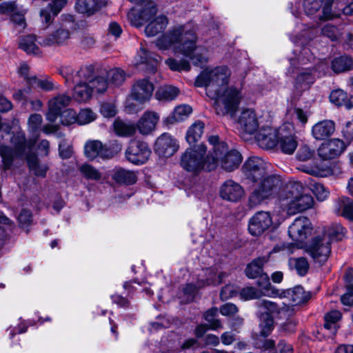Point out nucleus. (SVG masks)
Returning <instances> with one entry per match:
<instances>
[{
	"label": "nucleus",
	"instance_id": "obj_1",
	"mask_svg": "<svg viewBox=\"0 0 353 353\" xmlns=\"http://www.w3.org/2000/svg\"><path fill=\"white\" fill-rule=\"evenodd\" d=\"M231 72L224 65L204 70L196 79V87H205L207 96L214 100L213 108L219 116L234 117L243 99L242 88L228 86Z\"/></svg>",
	"mask_w": 353,
	"mask_h": 353
},
{
	"label": "nucleus",
	"instance_id": "obj_2",
	"mask_svg": "<svg viewBox=\"0 0 353 353\" xmlns=\"http://www.w3.org/2000/svg\"><path fill=\"white\" fill-rule=\"evenodd\" d=\"M196 36L194 31L186 25H179L171 28L165 34L158 38L155 42L160 50H167L173 44H178L176 50L189 57L196 65H202L207 59L202 53L196 52Z\"/></svg>",
	"mask_w": 353,
	"mask_h": 353
},
{
	"label": "nucleus",
	"instance_id": "obj_3",
	"mask_svg": "<svg viewBox=\"0 0 353 353\" xmlns=\"http://www.w3.org/2000/svg\"><path fill=\"white\" fill-rule=\"evenodd\" d=\"M10 141L14 145V149L5 145L0 146V155L2 157L5 168H10L14 157H24L30 170L36 176L44 177L48 167L46 165H40L37 154L32 152L36 141L31 139L26 140L25 133L22 131H17L13 133Z\"/></svg>",
	"mask_w": 353,
	"mask_h": 353
},
{
	"label": "nucleus",
	"instance_id": "obj_4",
	"mask_svg": "<svg viewBox=\"0 0 353 353\" xmlns=\"http://www.w3.org/2000/svg\"><path fill=\"white\" fill-rule=\"evenodd\" d=\"M208 141L213 146V153L211 154V163L207 165L208 171L214 170L219 164L228 172L239 167L242 161V157L237 150L228 151L227 144L220 142L217 136L210 137Z\"/></svg>",
	"mask_w": 353,
	"mask_h": 353
},
{
	"label": "nucleus",
	"instance_id": "obj_5",
	"mask_svg": "<svg viewBox=\"0 0 353 353\" xmlns=\"http://www.w3.org/2000/svg\"><path fill=\"white\" fill-rule=\"evenodd\" d=\"M206 150V146L203 144L196 148H188L181 155V166L193 174H197L203 170H208L207 165L211 163V155L205 158Z\"/></svg>",
	"mask_w": 353,
	"mask_h": 353
},
{
	"label": "nucleus",
	"instance_id": "obj_6",
	"mask_svg": "<svg viewBox=\"0 0 353 353\" xmlns=\"http://www.w3.org/2000/svg\"><path fill=\"white\" fill-rule=\"evenodd\" d=\"M259 181V185L249 196V205L251 208L274 196L281 186V179L275 176L263 177Z\"/></svg>",
	"mask_w": 353,
	"mask_h": 353
},
{
	"label": "nucleus",
	"instance_id": "obj_7",
	"mask_svg": "<svg viewBox=\"0 0 353 353\" xmlns=\"http://www.w3.org/2000/svg\"><path fill=\"white\" fill-rule=\"evenodd\" d=\"M95 65H84L80 67L77 71H74L70 65H63L59 70V74L65 79L68 86H72L75 82L90 83V80L93 79L97 74V68Z\"/></svg>",
	"mask_w": 353,
	"mask_h": 353
},
{
	"label": "nucleus",
	"instance_id": "obj_8",
	"mask_svg": "<svg viewBox=\"0 0 353 353\" xmlns=\"http://www.w3.org/2000/svg\"><path fill=\"white\" fill-rule=\"evenodd\" d=\"M122 146L117 141L103 145L99 141L88 142L85 145V154L90 159L97 157L102 159H111L121 151Z\"/></svg>",
	"mask_w": 353,
	"mask_h": 353
},
{
	"label": "nucleus",
	"instance_id": "obj_9",
	"mask_svg": "<svg viewBox=\"0 0 353 353\" xmlns=\"http://www.w3.org/2000/svg\"><path fill=\"white\" fill-rule=\"evenodd\" d=\"M307 252L315 262L325 263L331 253L329 239L325 235L314 237L308 245Z\"/></svg>",
	"mask_w": 353,
	"mask_h": 353
},
{
	"label": "nucleus",
	"instance_id": "obj_10",
	"mask_svg": "<svg viewBox=\"0 0 353 353\" xmlns=\"http://www.w3.org/2000/svg\"><path fill=\"white\" fill-rule=\"evenodd\" d=\"M152 152L147 143L139 140H132L125 150L126 159L136 165L148 161Z\"/></svg>",
	"mask_w": 353,
	"mask_h": 353
},
{
	"label": "nucleus",
	"instance_id": "obj_11",
	"mask_svg": "<svg viewBox=\"0 0 353 353\" xmlns=\"http://www.w3.org/2000/svg\"><path fill=\"white\" fill-rule=\"evenodd\" d=\"M301 192H304V186L300 181H288L279 192L278 199L281 205L288 212L292 203L298 198Z\"/></svg>",
	"mask_w": 353,
	"mask_h": 353
},
{
	"label": "nucleus",
	"instance_id": "obj_12",
	"mask_svg": "<svg viewBox=\"0 0 353 353\" xmlns=\"http://www.w3.org/2000/svg\"><path fill=\"white\" fill-rule=\"evenodd\" d=\"M291 123H285L279 128L277 147L286 154H292L297 148L298 143L292 132Z\"/></svg>",
	"mask_w": 353,
	"mask_h": 353
},
{
	"label": "nucleus",
	"instance_id": "obj_13",
	"mask_svg": "<svg viewBox=\"0 0 353 353\" xmlns=\"http://www.w3.org/2000/svg\"><path fill=\"white\" fill-rule=\"evenodd\" d=\"M239 130L241 137L253 134L259 128V121L255 112L252 109L243 110L238 119Z\"/></svg>",
	"mask_w": 353,
	"mask_h": 353
},
{
	"label": "nucleus",
	"instance_id": "obj_14",
	"mask_svg": "<svg viewBox=\"0 0 353 353\" xmlns=\"http://www.w3.org/2000/svg\"><path fill=\"white\" fill-rule=\"evenodd\" d=\"M157 13V8L154 2L146 1L142 9L137 12L132 9L128 13V19L130 23L136 27L141 26L144 23L151 21Z\"/></svg>",
	"mask_w": 353,
	"mask_h": 353
},
{
	"label": "nucleus",
	"instance_id": "obj_15",
	"mask_svg": "<svg viewBox=\"0 0 353 353\" xmlns=\"http://www.w3.org/2000/svg\"><path fill=\"white\" fill-rule=\"evenodd\" d=\"M71 30L67 24L59 25L52 33L48 34L39 43L43 47H57L66 45L70 39Z\"/></svg>",
	"mask_w": 353,
	"mask_h": 353
},
{
	"label": "nucleus",
	"instance_id": "obj_16",
	"mask_svg": "<svg viewBox=\"0 0 353 353\" xmlns=\"http://www.w3.org/2000/svg\"><path fill=\"white\" fill-rule=\"evenodd\" d=\"M312 228L310 219L306 216H299L288 228V234L294 241L303 242L311 234Z\"/></svg>",
	"mask_w": 353,
	"mask_h": 353
},
{
	"label": "nucleus",
	"instance_id": "obj_17",
	"mask_svg": "<svg viewBox=\"0 0 353 353\" xmlns=\"http://www.w3.org/2000/svg\"><path fill=\"white\" fill-rule=\"evenodd\" d=\"M154 91L153 84L148 79H143L136 81L131 89L132 100L144 104L149 101Z\"/></svg>",
	"mask_w": 353,
	"mask_h": 353
},
{
	"label": "nucleus",
	"instance_id": "obj_18",
	"mask_svg": "<svg viewBox=\"0 0 353 353\" xmlns=\"http://www.w3.org/2000/svg\"><path fill=\"white\" fill-rule=\"evenodd\" d=\"M177 140L170 134L165 132L159 136L154 143V151L161 157H170L179 149Z\"/></svg>",
	"mask_w": 353,
	"mask_h": 353
},
{
	"label": "nucleus",
	"instance_id": "obj_19",
	"mask_svg": "<svg viewBox=\"0 0 353 353\" xmlns=\"http://www.w3.org/2000/svg\"><path fill=\"white\" fill-rule=\"evenodd\" d=\"M346 145L339 139H332L323 143L318 149V155L323 160H331L340 156Z\"/></svg>",
	"mask_w": 353,
	"mask_h": 353
},
{
	"label": "nucleus",
	"instance_id": "obj_20",
	"mask_svg": "<svg viewBox=\"0 0 353 353\" xmlns=\"http://www.w3.org/2000/svg\"><path fill=\"white\" fill-rule=\"evenodd\" d=\"M272 224L270 214L261 211L256 212L249 221L248 230L252 236H260Z\"/></svg>",
	"mask_w": 353,
	"mask_h": 353
},
{
	"label": "nucleus",
	"instance_id": "obj_21",
	"mask_svg": "<svg viewBox=\"0 0 353 353\" xmlns=\"http://www.w3.org/2000/svg\"><path fill=\"white\" fill-rule=\"evenodd\" d=\"M243 169L247 179L253 182L262 179L266 174L264 162L259 157L249 158L245 162Z\"/></svg>",
	"mask_w": 353,
	"mask_h": 353
},
{
	"label": "nucleus",
	"instance_id": "obj_22",
	"mask_svg": "<svg viewBox=\"0 0 353 353\" xmlns=\"http://www.w3.org/2000/svg\"><path fill=\"white\" fill-rule=\"evenodd\" d=\"M279 138V128L270 126L262 127L256 135L258 145L264 149L270 150L277 145Z\"/></svg>",
	"mask_w": 353,
	"mask_h": 353
},
{
	"label": "nucleus",
	"instance_id": "obj_23",
	"mask_svg": "<svg viewBox=\"0 0 353 353\" xmlns=\"http://www.w3.org/2000/svg\"><path fill=\"white\" fill-rule=\"evenodd\" d=\"M244 195L243 188L238 183L229 179L220 187L219 196L227 201L237 202Z\"/></svg>",
	"mask_w": 353,
	"mask_h": 353
},
{
	"label": "nucleus",
	"instance_id": "obj_24",
	"mask_svg": "<svg viewBox=\"0 0 353 353\" xmlns=\"http://www.w3.org/2000/svg\"><path fill=\"white\" fill-rule=\"evenodd\" d=\"M159 114L153 111L145 112L135 125L137 130L143 135H148L154 131L159 121Z\"/></svg>",
	"mask_w": 353,
	"mask_h": 353
},
{
	"label": "nucleus",
	"instance_id": "obj_25",
	"mask_svg": "<svg viewBox=\"0 0 353 353\" xmlns=\"http://www.w3.org/2000/svg\"><path fill=\"white\" fill-rule=\"evenodd\" d=\"M71 101V98L65 94L58 95L49 101V109L46 114V119L50 122H54L62 113L61 110L67 107Z\"/></svg>",
	"mask_w": 353,
	"mask_h": 353
},
{
	"label": "nucleus",
	"instance_id": "obj_26",
	"mask_svg": "<svg viewBox=\"0 0 353 353\" xmlns=\"http://www.w3.org/2000/svg\"><path fill=\"white\" fill-rule=\"evenodd\" d=\"M277 296L281 299L285 298L292 305H297L307 301L310 299V294L305 292L303 287L298 285L293 288L279 290Z\"/></svg>",
	"mask_w": 353,
	"mask_h": 353
},
{
	"label": "nucleus",
	"instance_id": "obj_27",
	"mask_svg": "<svg viewBox=\"0 0 353 353\" xmlns=\"http://www.w3.org/2000/svg\"><path fill=\"white\" fill-rule=\"evenodd\" d=\"M335 131V123L332 120H323L313 125L312 134L316 140H325Z\"/></svg>",
	"mask_w": 353,
	"mask_h": 353
},
{
	"label": "nucleus",
	"instance_id": "obj_28",
	"mask_svg": "<svg viewBox=\"0 0 353 353\" xmlns=\"http://www.w3.org/2000/svg\"><path fill=\"white\" fill-rule=\"evenodd\" d=\"M192 112V108L188 104L177 105L170 115L163 119V123L169 127L186 119Z\"/></svg>",
	"mask_w": 353,
	"mask_h": 353
},
{
	"label": "nucleus",
	"instance_id": "obj_29",
	"mask_svg": "<svg viewBox=\"0 0 353 353\" xmlns=\"http://www.w3.org/2000/svg\"><path fill=\"white\" fill-rule=\"evenodd\" d=\"M314 200L313 197L309 194H305L304 192H301L298 198L292 203V205L288 209V214H295L299 212H302L313 207Z\"/></svg>",
	"mask_w": 353,
	"mask_h": 353
},
{
	"label": "nucleus",
	"instance_id": "obj_30",
	"mask_svg": "<svg viewBox=\"0 0 353 353\" xmlns=\"http://www.w3.org/2000/svg\"><path fill=\"white\" fill-rule=\"evenodd\" d=\"M169 23L168 19L165 15H159L151 21L145 28V33L148 37H154L163 32Z\"/></svg>",
	"mask_w": 353,
	"mask_h": 353
},
{
	"label": "nucleus",
	"instance_id": "obj_31",
	"mask_svg": "<svg viewBox=\"0 0 353 353\" xmlns=\"http://www.w3.org/2000/svg\"><path fill=\"white\" fill-rule=\"evenodd\" d=\"M314 77L310 70L302 71L297 75L294 82V90L299 94L308 90L314 82Z\"/></svg>",
	"mask_w": 353,
	"mask_h": 353
},
{
	"label": "nucleus",
	"instance_id": "obj_32",
	"mask_svg": "<svg viewBox=\"0 0 353 353\" xmlns=\"http://www.w3.org/2000/svg\"><path fill=\"white\" fill-rule=\"evenodd\" d=\"M268 262V258L265 256L259 257L248 263L245 270V274L249 279L258 278L263 272L265 264Z\"/></svg>",
	"mask_w": 353,
	"mask_h": 353
},
{
	"label": "nucleus",
	"instance_id": "obj_33",
	"mask_svg": "<svg viewBox=\"0 0 353 353\" xmlns=\"http://www.w3.org/2000/svg\"><path fill=\"white\" fill-rule=\"evenodd\" d=\"M112 179L119 184L132 185L137 181L136 174L123 168H117L114 170Z\"/></svg>",
	"mask_w": 353,
	"mask_h": 353
},
{
	"label": "nucleus",
	"instance_id": "obj_34",
	"mask_svg": "<svg viewBox=\"0 0 353 353\" xmlns=\"http://www.w3.org/2000/svg\"><path fill=\"white\" fill-rule=\"evenodd\" d=\"M105 75L103 68L101 67L97 68V74L93 79L90 80V86L92 88V92L103 93L108 88V82L107 79L104 78Z\"/></svg>",
	"mask_w": 353,
	"mask_h": 353
},
{
	"label": "nucleus",
	"instance_id": "obj_35",
	"mask_svg": "<svg viewBox=\"0 0 353 353\" xmlns=\"http://www.w3.org/2000/svg\"><path fill=\"white\" fill-rule=\"evenodd\" d=\"M179 93L180 90L176 87L167 85L158 88L155 97L160 101H171L174 100Z\"/></svg>",
	"mask_w": 353,
	"mask_h": 353
},
{
	"label": "nucleus",
	"instance_id": "obj_36",
	"mask_svg": "<svg viewBox=\"0 0 353 353\" xmlns=\"http://www.w3.org/2000/svg\"><path fill=\"white\" fill-rule=\"evenodd\" d=\"M114 131L119 137L133 136L137 128L134 123L125 122L120 119H116L113 123Z\"/></svg>",
	"mask_w": 353,
	"mask_h": 353
},
{
	"label": "nucleus",
	"instance_id": "obj_37",
	"mask_svg": "<svg viewBox=\"0 0 353 353\" xmlns=\"http://www.w3.org/2000/svg\"><path fill=\"white\" fill-rule=\"evenodd\" d=\"M103 71L108 78V84L114 87L121 85L125 80V72L121 68H114L109 70L103 69Z\"/></svg>",
	"mask_w": 353,
	"mask_h": 353
},
{
	"label": "nucleus",
	"instance_id": "obj_38",
	"mask_svg": "<svg viewBox=\"0 0 353 353\" xmlns=\"http://www.w3.org/2000/svg\"><path fill=\"white\" fill-rule=\"evenodd\" d=\"M205 124L201 121H196L191 125L186 133V140L190 145L196 143L203 134Z\"/></svg>",
	"mask_w": 353,
	"mask_h": 353
},
{
	"label": "nucleus",
	"instance_id": "obj_39",
	"mask_svg": "<svg viewBox=\"0 0 353 353\" xmlns=\"http://www.w3.org/2000/svg\"><path fill=\"white\" fill-rule=\"evenodd\" d=\"M36 37L34 35H27L21 38L19 46L27 54L39 55L41 54L39 48L35 43Z\"/></svg>",
	"mask_w": 353,
	"mask_h": 353
},
{
	"label": "nucleus",
	"instance_id": "obj_40",
	"mask_svg": "<svg viewBox=\"0 0 353 353\" xmlns=\"http://www.w3.org/2000/svg\"><path fill=\"white\" fill-rule=\"evenodd\" d=\"M332 69L336 73L344 72L353 69V59L348 56H341L332 61Z\"/></svg>",
	"mask_w": 353,
	"mask_h": 353
},
{
	"label": "nucleus",
	"instance_id": "obj_41",
	"mask_svg": "<svg viewBox=\"0 0 353 353\" xmlns=\"http://www.w3.org/2000/svg\"><path fill=\"white\" fill-rule=\"evenodd\" d=\"M74 84L73 97L76 101H86L91 97L92 91L89 83L75 82Z\"/></svg>",
	"mask_w": 353,
	"mask_h": 353
},
{
	"label": "nucleus",
	"instance_id": "obj_42",
	"mask_svg": "<svg viewBox=\"0 0 353 353\" xmlns=\"http://www.w3.org/2000/svg\"><path fill=\"white\" fill-rule=\"evenodd\" d=\"M260 336L265 338L268 336L274 329L273 316L268 312H261L259 315Z\"/></svg>",
	"mask_w": 353,
	"mask_h": 353
},
{
	"label": "nucleus",
	"instance_id": "obj_43",
	"mask_svg": "<svg viewBox=\"0 0 353 353\" xmlns=\"http://www.w3.org/2000/svg\"><path fill=\"white\" fill-rule=\"evenodd\" d=\"M258 278L257 285L261 288L263 295L272 297L277 296V294H279V290H276L272 286L267 273L263 272Z\"/></svg>",
	"mask_w": 353,
	"mask_h": 353
},
{
	"label": "nucleus",
	"instance_id": "obj_44",
	"mask_svg": "<svg viewBox=\"0 0 353 353\" xmlns=\"http://www.w3.org/2000/svg\"><path fill=\"white\" fill-rule=\"evenodd\" d=\"M76 8L79 13L92 15L99 8L98 0H77Z\"/></svg>",
	"mask_w": 353,
	"mask_h": 353
},
{
	"label": "nucleus",
	"instance_id": "obj_45",
	"mask_svg": "<svg viewBox=\"0 0 353 353\" xmlns=\"http://www.w3.org/2000/svg\"><path fill=\"white\" fill-rule=\"evenodd\" d=\"M345 232L346 230L340 223H334L330 225L323 235H325L331 243V241H341Z\"/></svg>",
	"mask_w": 353,
	"mask_h": 353
},
{
	"label": "nucleus",
	"instance_id": "obj_46",
	"mask_svg": "<svg viewBox=\"0 0 353 353\" xmlns=\"http://www.w3.org/2000/svg\"><path fill=\"white\" fill-rule=\"evenodd\" d=\"M137 63L139 64H147L149 65V69L154 72V69L157 65V59L151 56L150 52L146 50L144 48H141L138 52Z\"/></svg>",
	"mask_w": 353,
	"mask_h": 353
},
{
	"label": "nucleus",
	"instance_id": "obj_47",
	"mask_svg": "<svg viewBox=\"0 0 353 353\" xmlns=\"http://www.w3.org/2000/svg\"><path fill=\"white\" fill-rule=\"evenodd\" d=\"M309 188L319 201H325L330 195V191L323 183L312 181L309 183Z\"/></svg>",
	"mask_w": 353,
	"mask_h": 353
},
{
	"label": "nucleus",
	"instance_id": "obj_48",
	"mask_svg": "<svg viewBox=\"0 0 353 353\" xmlns=\"http://www.w3.org/2000/svg\"><path fill=\"white\" fill-rule=\"evenodd\" d=\"M341 215L345 219L353 221V201L349 198H341L338 200Z\"/></svg>",
	"mask_w": 353,
	"mask_h": 353
},
{
	"label": "nucleus",
	"instance_id": "obj_49",
	"mask_svg": "<svg viewBox=\"0 0 353 353\" xmlns=\"http://www.w3.org/2000/svg\"><path fill=\"white\" fill-rule=\"evenodd\" d=\"M79 170L82 176L88 180L99 181L101 178V173L90 164H83Z\"/></svg>",
	"mask_w": 353,
	"mask_h": 353
},
{
	"label": "nucleus",
	"instance_id": "obj_50",
	"mask_svg": "<svg viewBox=\"0 0 353 353\" xmlns=\"http://www.w3.org/2000/svg\"><path fill=\"white\" fill-rule=\"evenodd\" d=\"M259 307L265 310L264 312H268L270 315L283 314L287 312L285 307L280 308L276 303L268 300H262L257 303Z\"/></svg>",
	"mask_w": 353,
	"mask_h": 353
},
{
	"label": "nucleus",
	"instance_id": "obj_51",
	"mask_svg": "<svg viewBox=\"0 0 353 353\" xmlns=\"http://www.w3.org/2000/svg\"><path fill=\"white\" fill-rule=\"evenodd\" d=\"M341 313L338 310H332L325 315L324 327L327 330H332L333 332H336V323L341 319Z\"/></svg>",
	"mask_w": 353,
	"mask_h": 353
},
{
	"label": "nucleus",
	"instance_id": "obj_52",
	"mask_svg": "<svg viewBox=\"0 0 353 353\" xmlns=\"http://www.w3.org/2000/svg\"><path fill=\"white\" fill-rule=\"evenodd\" d=\"M57 136L59 138H62L59 144V156L63 159L70 158L73 154L72 145L67 139L63 138L64 135L63 134L58 133Z\"/></svg>",
	"mask_w": 353,
	"mask_h": 353
},
{
	"label": "nucleus",
	"instance_id": "obj_53",
	"mask_svg": "<svg viewBox=\"0 0 353 353\" xmlns=\"http://www.w3.org/2000/svg\"><path fill=\"white\" fill-rule=\"evenodd\" d=\"M28 85L32 88H39L45 91H50L54 89V84L48 79H39L36 76L31 77L28 79Z\"/></svg>",
	"mask_w": 353,
	"mask_h": 353
},
{
	"label": "nucleus",
	"instance_id": "obj_54",
	"mask_svg": "<svg viewBox=\"0 0 353 353\" xmlns=\"http://www.w3.org/2000/svg\"><path fill=\"white\" fill-rule=\"evenodd\" d=\"M205 275L207 278L205 281L207 285H219L223 282V279L228 276V274L226 272H221L218 274H216V273L211 269L206 270Z\"/></svg>",
	"mask_w": 353,
	"mask_h": 353
},
{
	"label": "nucleus",
	"instance_id": "obj_55",
	"mask_svg": "<svg viewBox=\"0 0 353 353\" xmlns=\"http://www.w3.org/2000/svg\"><path fill=\"white\" fill-rule=\"evenodd\" d=\"M330 100L336 106L345 105L348 102L347 94L341 89L333 90L330 95Z\"/></svg>",
	"mask_w": 353,
	"mask_h": 353
},
{
	"label": "nucleus",
	"instance_id": "obj_56",
	"mask_svg": "<svg viewBox=\"0 0 353 353\" xmlns=\"http://www.w3.org/2000/svg\"><path fill=\"white\" fill-rule=\"evenodd\" d=\"M165 63L168 65L170 70L173 71H188L190 69V63L185 59L177 61L174 59H168Z\"/></svg>",
	"mask_w": 353,
	"mask_h": 353
},
{
	"label": "nucleus",
	"instance_id": "obj_57",
	"mask_svg": "<svg viewBox=\"0 0 353 353\" xmlns=\"http://www.w3.org/2000/svg\"><path fill=\"white\" fill-rule=\"evenodd\" d=\"M77 117L79 125H85L94 121L97 119V114L90 108H84L79 111Z\"/></svg>",
	"mask_w": 353,
	"mask_h": 353
},
{
	"label": "nucleus",
	"instance_id": "obj_58",
	"mask_svg": "<svg viewBox=\"0 0 353 353\" xmlns=\"http://www.w3.org/2000/svg\"><path fill=\"white\" fill-rule=\"evenodd\" d=\"M217 307H212L204 314V318L210 325L211 329L216 330L221 327V321L216 319L217 316Z\"/></svg>",
	"mask_w": 353,
	"mask_h": 353
},
{
	"label": "nucleus",
	"instance_id": "obj_59",
	"mask_svg": "<svg viewBox=\"0 0 353 353\" xmlns=\"http://www.w3.org/2000/svg\"><path fill=\"white\" fill-rule=\"evenodd\" d=\"M20 8L16 1H4L0 4V13L10 17L19 12Z\"/></svg>",
	"mask_w": 353,
	"mask_h": 353
},
{
	"label": "nucleus",
	"instance_id": "obj_60",
	"mask_svg": "<svg viewBox=\"0 0 353 353\" xmlns=\"http://www.w3.org/2000/svg\"><path fill=\"white\" fill-rule=\"evenodd\" d=\"M261 295H263L261 290L251 286L245 287L240 292L241 298L245 301L258 299Z\"/></svg>",
	"mask_w": 353,
	"mask_h": 353
},
{
	"label": "nucleus",
	"instance_id": "obj_61",
	"mask_svg": "<svg viewBox=\"0 0 353 353\" xmlns=\"http://www.w3.org/2000/svg\"><path fill=\"white\" fill-rule=\"evenodd\" d=\"M59 116L63 125H69L76 122L78 123L77 114L72 109H68L62 112Z\"/></svg>",
	"mask_w": 353,
	"mask_h": 353
},
{
	"label": "nucleus",
	"instance_id": "obj_62",
	"mask_svg": "<svg viewBox=\"0 0 353 353\" xmlns=\"http://www.w3.org/2000/svg\"><path fill=\"white\" fill-rule=\"evenodd\" d=\"M303 172L315 176L325 177L331 173L329 168H320L319 166L305 167Z\"/></svg>",
	"mask_w": 353,
	"mask_h": 353
},
{
	"label": "nucleus",
	"instance_id": "obj_63",
	"mask_svg": "<svg viewBox=\"0 0 353 353\" xmlns=\"http://www.w3.org/2000/svg\"><path fill=\"white\" fill-rule=\"evenodd\" d=\"M323 0H305L304 9L307 14L316 13L321 7Z\"/></svg>",
	"mask_w": 353,
	"mask_h": 353
},
{
	"label": "nucleus",
	"instance_id": "obj_64",
	"mask_svg": "<svg viewBox=\"0 0 353 353\" xmlns=\"http://www.w3.org/2000/svg\"><path fill=\"white\" fill-rule=\"evenodd\" d=\"M294 265L297 273L301 276H304L309 269L307 261L303 257L294 259Z\"/></svg>",
	"mask_w": 353,
	"mask_h": 353
}]
</instances>
